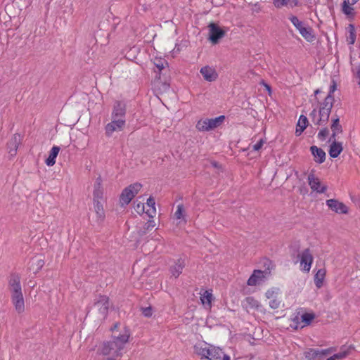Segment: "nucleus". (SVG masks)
<instances>
[{"label":"nucleus","instance_id":"f257e3e1","mask_svg":"<svg viewBox=\"0 0 360 360\" xmlns=\"http://www.w3.org/2000/svg\"><path fill=\"white\" fill-rule=\"evenodd\" d=\"M130 334L129 330H126L124 334L118 336H112L110 341L103 342L100 347L101 354L104 356L112 354L113 356H120L122 355V350L124 345L129 341Z\"/></svg>","mask_w":360,"mask_h":360},{"label":"nucleus","instance_id":"423d86ee","mask_svg":"<svg viewBox=\"0 0 360 360\" xmlns=\"http://www.w3.org/2000/svg\"><path fill=\"white\" fill-rule=\"evenodd\" d=\"M94 307L98 309L101 316L106 317L110 307L109 297L107 295H99L94 300Z\"/></svg>","mask_w":360,"mask_h":360},{"label":"nucleus","instance_id":"e433bc0d","mask_svg":"<svg viewBox=\"0 0 360 360\" xmlns=\"http://www.w3.org/2000/svg\"><path fill=\"white\" fill-rule=\"evenodd\" d=\"M328 134H329V129L328 127H326L321 129V131L318 134L317 137L320 141H323L326 140V139L328 136Z\"/></svg>","mask_w":360,"mask_h":360},{"label":"nucleus","instance_id":"c9c22d12","mask_svg":"<svg viewBox=\"0 0 360 360\" xmlns=\"http://www.w3.org/2000/svg\"><path fill=\"white\" fill-rule=\"evenodd\" d=\"M289 20L292 23V25L296 27V29L298 30L303 26V22L302 21H300L298 19V18L295 15H291L289 18Z\"/></svg>","mask_w":360,"mask_h":360},{"label":"nucleus","instance_id":"393cba45","mask_svg":"<svg viewBox=\"0 0 360 360\" xmlns=\"http://www.w3.org/2000/svg\"><path fill=\"white\" fill-rule=\"evenodd\" d=\"M326 271L325 269H320L317 271L314 276L315 285L320 288L323 285V282L325 278Z\"/></svg>","mask_w":360,"mask_h":360},{"label":"nucleus","instance_id":"5701e85b","mask_svg":"<svg viewBox=\"0 0 360 360\" xmlns=\"http://www.w3.org/2000/svg\"><path fill=\"white\" fill-rule=\"evenodd\" d=\"M95 212L97 216V219L99 222H102L105 219V212L103 207L102 203L98 200H95L94 202Z\"/></svg>","mask_w":360,"mask_h":360},{"label":"nucleus","instance_id":"774afa93","mask_svg":"<svg viewBox=\"0 0 360 360\" xmlns=\"http://www.w3.org/2000/svg\"><path fill=\"white\" fill-rule=\"evenodd\" d=\"M43 261L40 260L39 261V264H40L41 266H43Z\"/></svg>","mask_w":360,"mask_h":360},{"label":"nucleus","instance_id":"72a5a7b5","mask_svg":"<svg viewBox=\"0 0 360 360\" xmlns=\"http://www.w3.org/2000/svg\"><path fill=\"white\" fill-rule=\"evenodd\" d=\"M212 299V294L208 291H205L202 296L200 297L201 302L205 305L211 307V302Z\"/></svg>","mask_w":360,"mask_h":360},{"label":"nucleus","instance_id":"5fc2aeb1","mask_svg":"<svg viewBox=\"0 0 360 360\" xmlns=\"http://www.w3.org/2000/svg\"><path fill=\"white\" fill-rule=\"evenodd\" d=\"M288 5L291 7H295L299 6V1L297 0H289Z\"/></svg>","mask_w":360,"mask_h":360},{"label":"nucleus","instance_id":"58836bf2","mask_svg":"<svg viewBox=\"0 0 360 360\" xmlns=\"http://www.w3.org/2000/svg\"><path fill=\"white\" fill-rule=\"evenodd\" d=\"M134 207L139 214H142L144 212V204L141 202L134 201Z\"/></svg>","mask_w":360,"mask_h":360},{"label":"nucleus","instance_id":"f704fd0d","mask_svg":"<svg viewBox=\"0 0 360 360\" xmlns=\"http://www.w3.org/2000/svg\"><path fill=\"white\" fill-rule=\"evenodd\" d=\"M348 354L349 352L347 351H342L333 354L330 357L328 358L327 360H340L345 358Z\"/></svg>","mask_w":360,"mask_h":360},{"label":"nucleus","instance_id":"09e8293b","mask_svg":"<svg viewBox=\"0 0 360 360\" xmlns=\"http://www.w3.org/2000/svg\"><path fill=\"white\" fill-rule=\"evenodd\" d=\"M264 142L265 141L263 139H261L256 144L253 146V150L256 151L260 150Z\"/></svg>","mask_w":360,"mask_h":360},{"label":"nucleus","instance_id":"0eeeda50","mask_svg":"<svg viewBox=\"0 0 360 360\" xmlns=\"http://www.w3.org/2000/svg\"><path fill=\"white\" fill-rule=\"evenodd\" d=\"M209 37L208 39L213 44H216L219 39L225 35V31L223 30L218 25L211 22L209 25Z\"/></svg>","mask_w":360,"mask_h":360},{"label":"nucleus","instance_id":"bf43d9fd","mask_svg":"<svg viewBox=\"0 0 360 360\" xmlns=\"http://www.w3.org/2000/svg\"><path fill=\"white\" fill-rule=\"evenodd\" d=\"M211 164H212V167H214L215 168L219 167V164L217 162H216V161L212 162Z\"/></svg>","mask_w":360,"mask_h":360},{"label":"nucleus","instance_id":"69168bd1","mask_svg":"<svg viewBox=\"0 0 360 360\" xmlns=\"http://www.w3.org/2000/svg\"><path fill=\"white\" fill-rule=\"evenodd\" d=\"M155 78L160 79V73L159 72L158 75L155 76Z\"/></svg>","mask_w":360,"mask_h":360},{"label":"nucleus","instance_id":"b1692460","mask_svg":"<svg viewBox=\"0 0 360 360\" xmlns=\"http://www.w3.org/2000/svg\"><path fill=\"white\" fill-rule=\"evenodd\" d=\"M155 226V223L154 220H148L146 223H145L142 227H141L138 231L137 234L139 237H143L146 235L147 233L152 230Z\"/></svg>","mask_w":360,"mask_h":360},{"label":"nucleus","instance_id":"603ef678","mask_svg":"<svg viewBox=\"0 0 360 360\" xmlns=\"http://www.w3.org/2000/svg\"><path fill=\"white\" fill-rule=\"evenodd\" d=\"M305 129L306 128L302 127V125H300V126L297 125L296 130H295V135L297 136H299L305 130Z\"/></svg>","mask_w":360,"mask_h":360},{"label":"nucleus","instance_id":"2eb2a0df","mask_svg":"<svg viewBox=\"0 0 360 360\" xmlns=\"http://www.w3.org/2000/svg\"><path fill=\"white\" fill-rule=\"evenodd\" d=\"M200 72L202 75L204 79L210 82L215 81L218 77V74L216 70L210 66L201 68Z\"/></svg>","mask_w":360,"mask_h":360},{"label":"nucleus","instance_id":"c03bdc74","mask_svg":"<svg viewBox=\"0 0 360 360\" xmlns=\"http://www.w3.org/2000/svg\"><path fill=\"white\" fill-rule=\"evenodd\" d=\"M155 67L159 70L160 72L162 70L165 68V65H167V62L165 60L159 59L157 60L156 62L154 63Z\"/></svg>","mask_w":360,"mask_h":360},{"label":"nucleus","instance_id":"cd10ccee","mask_svg":"<svg viewBox=\"0 0 360 360\" xmlns=\"http://www.w3.org/2000/svg\"><path fill=\"white\" fill-rule=\"evenodd\" d=\"M300 34L308 41H311L314 38V36L312 34V30L310 27H305L302 26L300 29H299Z\"/></svg>","mask_w":360,"mask_h":360},{"label":"nucleus","instance_id":"338daca9","mask_svg":"<svg viewBox=\"0 0 360 360\" xmlns=\"http://www.w3.org/2000/svg\"><path fill=\"white\" fill-rule=\"evenodd\" d=\"M43 261L40 260L39 261V264H40L41 266H43Z\"/></svg>","mask_w":360,"mask_h":360},{"label":"nucleus","instance_id":"6e6d98bb","mask_svg":"<svg viewBox=\"0 0 360 360\" xmlns=\"http://www.w3.org/2000/svg\"><path fill=\"white\" fill-rule=\"evenodd\" d=\"M265 295L268 299L273 298L274 295V291L273 290H268Z\"/></svg>","mask_w":360,"mask_h":360},{"label":"nucleus","instance_id":"0e129e2a","mask_svg":"<svg viewBox=\"0 0 360 360\" xmlns=\"http://www.w3.org/2000/svg\"><path fill=\"white\" fill-rule=\"evenodd\" d=\"M114 357L115 356H113V357H108V358H107L106 360H115Z\"/></svg>","mask_w":360,"mask_h":360},{"label":"nucleus","instance_id":"dca6fc26","mask_svg":"<svg viewBox=\"0 0 360 360\" xmlns=\"http://www.w3.org/2000/svg\"><path fill=\"white\" fill-rule=\"evenodd\" d=\"M265 278L264 271L262 270H255L247 281V284L250 286H255L259 284Z\"/></svg>","mask_w":360,"mask_h":360},{"label":"nucleus","instance_id":"412c9836","mask_svg":"<svg viewBox=\"0 0 360 360\" xmlns=\"http://www.w3.org/2000/svg\"><path fill=\"white\" fill-rule=\"evenodd\" d=\"M185 261L184 259L179 258L176 262L175 264L170 267V272L173 276L175 278H178L179 275L182 273L183 269L185 267Z\"/></svg>","mask_w":360,"mask_h":360},{"label":"nucleus","instance_id":"9d476101","mask_svg":"<svg viewBox=\"0 0 360 360\" xmlns=\"http://www.w3.org/2000/svg\"><path fill=\"white\" fill-rule=\"evenodd\" d=\"M326 205L333 212L338 214H347L348 207L343 203L336 199H329L326 200Z\"/></svg>","mask_w":360,"mask_h":360},{"label":"nucleus","instance_id":"f3484780","mask_svg":"<svg viewBox=\"0 0 360 360\" xmlns=\"http://www.w3.org/2000/svg\"><path fill=\"white\" fill-rule=\"evenodd\" d=\"M310 151L314 158V161L316 163L321 164L326 160V153L325 151L316 146L310 147Z\"/></svg>","mask_w":360,"mask_h":360},{"label":"nucleus","instance_id":"7c9ffc66","mask_svg":"<svg viewBox=\"0 0 360 360\" xmlns=\"http://www.w3.org/2000/svg\"><path fill=\"white\" fill-rule=\"evenodd\" d=\"M349 4H350L349 1H348L347 0H344V1L342 4V11L346 15H348V16L351 15V16L354 17V8L352 6H350Z\"/></svg>","mask_w":360,"mask_h":360},{"label":"nucleus","instance_id":"ddd939ff","mask_svg":"<svg viewBox=\"0 0 360 360\" xmlns=\"http://www.w3.org/2000/svg\"><path fill=\"white\" fill-rule=\"evenodd\" d=\"M209 353L208 360H231L230 356L219 347L211 346Z\"/></svg>","mask_w":360,"mask_h":360},{"label":"nucleus","instance_id":"7ed1b4c3","mask_svg":"<svg viewBox=\"0 0 360 360\" xmlns=\"http://www.w3.org/2000/svg\"><path fill=\"white\" fill-rule=\"evenodd\" d=\"M225 120L224 115L215 118L200 120L196 124V128L200 131H208L219 127Z\"/></svg>","mask_w":360,"mask_h":360},{"label":"nucleus","instance_id":"9b49d317","mask_svg":"<svg viewBox=\"0 0 360 360\" xmlns=\"http://www.w3.org/2000/svg\"><path fill=\"white\" fill-rule=\"evenodd\" d=\"M307 180L312 191H316L319 193H324L327 191V186H321L319 178L316 177L314 174H309Z\"/></svg>","mask_w":360,"mask_h":360},{"label":"nucleus","instance_id":"4d7b16f0","mask_svg":"<svg viewBox=\"0 0 360 360\" xmlns=\"http://www.w3.org/2000/svg\"><path fill=\"white\" fill-rule=\"evenodd\" d=\"M262 84L265 87L266 90L269 92V94L271 93V87L269 84L265 83L264 81H262Z\"/></svg>","mask_w":360,"mask_h":360},{"label":"nucleus","instance_id":"4c0bfd02","mask_svg":"<svg viewBox=\"0 0 360 360\" xmlns=\"http://www.w3.org/2000/svg\"><path fill=\"white\" fill-rule=\"evenodd\" d=\"M127 187L129 188L131 191L133 193V195L135 196L139 193V191L141 190L142 185L139 183H134V184H130Z\"/></svg>","mask_w":360,"mask_h":360},{"label":"nucleus","instance_id":"ea45409f","mask_svg":"<svg viewBox=\"0 0 360 360\" xmlns=\"http://www.w3.org/2000/svg\"><path fill=\"white\" fill-rule=\"evenodd\" d=\"M184 207L182 204L177 206V210L174 213V217L177 219L184 218Z\"/></svg>","mask_w":360,"mask_h":360},{"label":"nucleus","instance_id":"de8ad7c7","mask_svg":"<svg viewBox=\"0 0 360 360\" xmlns=\"http://www.w3.org/2000/svg\"><path fill=\"white\" fill-rule=\"evenodd\" d=\"M281 302L276 299H272L269 302V307L273 309H276L280 307Z\"/></svg>","mask_w":360,"mask_h":360},{"label":"nucleus","instance_id":"c756f323","mask_svg":"<svg viewBox=\"0 0 360 360\" xmlns=\"http://www.w3.org/2000/svg\"><path fill=\"white\" fill-rule=\"evenodd\" d=\"M336 89H337L336 82L334 79H333L331 81V84L330 86L329 92H328L327 96L325 98L324 101H327L328 102H331V103H334L335 98H334L333 93L335 92Z\"/></svg>","mask_w":360,"mask_h":360},{"label":"nucleus","instance_id":"e2e57ef3","mask_svg":"<svg viewBox=\"0 0 360 360\" xmlns=\"http://www.w3.org/2000/svg\"><path fill=\"white\" fill-rule=\"evenodd\" d=\"M299 248H300V245H296V247H295V251H298Z\"/></svg>","mask_w":360,"mask_h":360},{"label":"nucleus","instance_id":"aec40b11","mask_svg":"<svg viewBox=\"0 0 360 360\" xmlns=\"http://www.w3.org/2000/svg\"><path fill=\"white\" fill-rule=\"evenodd\" d=\"M134 197L133 193L131 191L129 188L126 187L123 189L120 196V205L122 207H125L131 202Z\"/></svg>","mask_w":360,"mask_h":360},{"label":"nucleus","instance_id":"79ce46f5","mask_svg":"<svg viewBox=\"0 0 360 360\" xmlns=\"http://www.w3.org/2000/svg\"><path fill=\"white\" fill-rule=\"evenodd\" d=\"M292 322L294 325H291L290 326L295 330H297L300 327V324L301 323L300 317L299 316V314L295 315L292 319Z\"/></svg>","mask_w":360,"mask_h":360},{"label":"nucleus","instance_id":"c85d7f7f","mask_svg":"<svg viewBox=\"0 0 360 360\" xmlns=\"http://www.w3.org/2000/svg\"><path fill=\"white\" fill-rule=\"evenodd\" d=\"M330 129L332 131L342 132V127L340 124V117L338 115H334L331 120Z\"/></svg>","mask_w":360,"mask_h":360},{"label":"nucleus","instance_id":"f03ea898","mask_svg":"<svg viewBox=\"0 0 360 360\" xmlns=\"http://www.w3.org/2000/svg\"><path fill=\"white\" fill-rule=\"evenodd\" d=\"M8 288L11 293L12 303L18 314L25 311V302L20 285V277L18 274H11L8 280Z\"/></svg>","mask_w":360,"mask_h":360},{"label":"nucleus","instance_id":"2f4dec72","mask_svg":"<svg viewBox=\"0 0 360 360\" xmlns=\"http://www.w3.org/2000/svg\"><path fill=\"white\" fill-rule=\"evenodd\" d=\"M349 29V36L347 38V41L348 44L352 45L354 44L356 40V31L355 27L352 24H349L348 26Z\"/></svg>","mask_w":360,"mask_h":360},{"label":"nucleus","instance_id":"f8f14e48","mask_svg":"<svg viewBox=\"0 0 360 360\" xmlns=\"http://www.w3.org/2000/svg\"><path fill=\"white\" fill-rule=\"evenodd\" d=\"M313 256L310 252V250L307 248L304 250L301 254L300 264L303 265V270L309 272L313 262Z\"/></svg>","mask_w":360,"mask_h":360},{"label":"nucleus","instance_id":"a18cd8bd","mask_svg":"<svg viewBox=\"0 0 360 360\" xmlns=\"http://www.w3.org/2000/svg\"><path fill=\"white\" fill-rule=\"evenodd\" d=\"M141 311L145 317H150L153 314V309L151 307H142Z\"/></svg>","mask_w":360,"mask_h":360},{"label":"nucleus","instance_id":"3c124183","mask_svg":"<svg viewBox=\"0 0 360 360\" xmlns=\"http://www.w3.org/2000/svg\"><path fill=\"white\" fill-rule=\"evenodd\" d=\"M310 117L312 119V122H316L317 120V110L314 108L309 114Z\"/></svg>","mask_w":360,"mask_h":360},{"label":"nucleus","instance_id":"4468645a","mask_svg":"<svg viewBox=\"0 0 360 360\" xmlns=\"http://www.w3.org/2000/svg\"><path fill=\"white\" fill-rule=\"evenodd\" d=\"M21 142V137L19 134H15L7 143L8 153L13 157L17 153L18 148Z\"/></svg>","mask_w":360,"mask_h":360},{"label":"nucleus","instance_id":"13d9d810","mask_svg":"<svg viewBox=\"0 0 360 360\" xmlns=\"http://www.w3.org/2000/svg\"><path fill=\"white\" fill-rule=\"evenodd\" d=\"M356 77L357 78H359V82H358V84L360 86V64L357 67V71H356Z\"/></svg>","mask_w":360,"mask_h":360},{"label":"nucleus","instance_id":"49530a36","mask_svg":"<svg viewBox=\"0 0 360 360\" xmlns=\"http://www.w3.org/2000/svg\"><path fill=\"white\" fill-rule=\"evenodd\" d=\"M103 189H98V188H96V189H94V201L95 200H99V199H101L103 198Z\"/></svg>","mask_w":360,"mask_h":360},{"label":"nucleus","instance_id":"864d4df0","mask_svg":"<svg viewBox=\"0 0 360 360\" xmlns=\"http://www.w3.org/2000/svg\"><path fill=\"white\" fill-rule=\"evenodd\" d=\"M340 134V132L332 131V134L329 138L328 142H333L335 141L336 136Z\"/></svg>","mask_w":360,"mask_h":360},{"label":"nucleus","instance_id":"8fccbe9b","mask_svg":"<svg viewBox=\"0 0 360 360\" xmlns=\"http://www.w3.org/2000/svg\"><path fill=\"white\" fill-rule=\"evenodd\" d=\"M101 184H102V179L101 176H98L96 179V181L94 184V189H96V188L102 189Z\"/></svg>","mask_w":360,"mask_h":360},{"label":"nucleus","instance_id":"39448f33","mask_svg":"<svg viewBox=\"0 0 360 360\" xmlns=\"http://www.w3.org/2000/svg\"><path fill=\"white\" fill-rule=\"evenodd\" d=\"M335 351V347H329L325 349L310 348L304 352V356L308 360H323L328 354Z\"/></svg>","mask_w":360,"mask_h":360},{"label":"nucleus","instance_id":"4be33fe9","mask_svg":"<svg viewBox=\"0 0 360 360\" xmlns=\"http://www.w3.org/2000/svg\"><path fill=\"white\" fill-rule=\"evenodd\" d=\"M60 148L59 146H53L49 152V157L46 159L45 163L47 166H53L56 163V159L59 153Z\"/></svg>","mask_w":360,"mask_h":360},{"label":"nucleus","instance_id":"20e7f679","mask_svg":"<svg viewBox=\"0 0 360 360\" xmlns=\"http://www.w3.org/2000/svg\"><path fill=\"white\" fill-rule=\"evenodd\" d=\"M333 106V103L327 101L320 103L319 117L316 122H314L315 125L324 126L328 123Z\"/></svg>","mask_w":360,"mask_h":360},{"label":"nucleus","instance_id":"052dcab7","mask_svg":"<svg viewBox=\"0 0 360 360\" xmlns=\"http://www.w3.org/2000/svg\"><path fill=\"white\" fill-rule=\"evenodd\" d=\"M118 326H119V323H116L114 325L113 328H111V330H115V329H116Z\"/></svg>","mask_w":360,"mask_h":360},{"label":"nucleus","instance_id":"37998d69","mask_svg":"<svg viewBox=\"0 0 360 360\" xmlns=\"http://www.w3.org/2000/svg\"><path fill=\"white\" fill-rule=\"evenodd\" d=\"M288 3L289 0H274V5L278 8L288 6Z\"/></svg>","mask_w":360,"mask_h":360},{"label":"nucleus","instance_id":"6e6552de","mask_svg":"<svg viewBox=\"0 0 360 360\" xmlns=\"http://www.w3.org/2000/svg\"><path fill=\"white\" fill-rule=\"evenodd\" d=\"M112 120L106 124L105 135L108 137H110L112 133L115 131H121L125 125V119H112Z\"/></svg>","mask_w":360,"mask_h":360},{"label":"nucleus","instance_id":"473e14b6","mask_svg":"<svg viewBox=\"0 0 360 360\" xmlns=\"http://www.w3.org/2000/svg\"><path fill=\"white\" fill-rule=\"evenodd\" d=\"M245 307L251 309H257L259 307V302L253 297H247L245 300Z\"/></svg>","mask_w":360,"mask_h":360},{"label":"nucleus","instance_id":"6ab92c4d","mask_svg":"<svg viewBox=\"0 0 360 360\" xmlns=\"http://www.w3.org/2000/svg\"><path fill=\"white\" fill-rule=\"evenodd\" d=\"M343 150L342 143L334 141L329 146V155L332 158H338Z\"/></svg>","mask_w":360,"mask_h":360},{"label":"nucleus","instance_id":"a19ab883","mask_svg":"<svg viewBox=\"0 0 360 360\" xmlns=\"http://www.w3.org/2000/svg\"><path fill=\"white\" fill-rule=\"evenodd\" d=\"M308 124H309V121H308L307 117L304 115H301L299 117L297 125V126L302 125V127L307 128Z\"/></svg>","mask_w":360,"mask_h":360},{"label":"nucleus","instance_id":"1a4fd4ad","mask_svg":"<svg viewBox=\"0 0 360 360\" xmlns=\"http://www.w3.org/2000/svg\"><path fill=\"white\" fill-rule=\"evenodd\" d=\"M126 110V104L124 101H115L111 114L112 119H124Z\"/></svg>","mask_w":360,"mask_h":360},{"label":"nucleus","instance_id":"a211bd4d","mask_svg":"<svg viewBox=\"0 0 360 360\" xmlns=\"http://www.w3.org/2000/svg\"><path fill=\"white\" fill-rule=\"evenodd\" d=\"M210 349V347H208L206 342L198 343L194 346V352L200 356L201 359H207L209 357Z\"/></svg>","mask_w":360,"mask_h":360},{"label":"nucleus","instance_id":"680f3d73","mask_svg":"<svg viewBox=\"0 0 360 360\" xmlns=\"http://www.w3.org/2000/svg\"><path fill=\"white\" fill-rule=\"evenodd\" d=\"M320 93H321V90H320V89H316V90H315V91H314V94H315V95H317V94H320Z\"/></svg>","mask_w":360,"mask_h":360},{"label":"nucleus","instance_id":"bb28decb","mask_svg":"<svg viewBox=\"0 0 360 360\" xmlns=\"http://www.w3.org/2000/svg\"><path fill=\"white\" fill-rule=\"evenodd\" d=\"M316 316L314 313H304L301 315L300 320L302 323H304V325L300 326V328H304L306 326H309L311 324L312 321L315 319Z\"/></svg>","mask_w":360,"mask_h":360},{"label":"nucleus","instance_id":"a878e982","mask_svg":"<svg viewBox=\"0 0 360 360\" xmlns=\"http://www.w3.org/2000/svg\"><path fill=\"white\" fill-rule=\"evenodd\" d=\"M147 205L150 207L149 210H148L146 213V214L150 217V218H153L155 213H156V210H155V200L154 199L153 197L152 196H150L148 200H147V202H146Z\"/></svg>","mask_w":360,"mask_h":360}]
</instances>
